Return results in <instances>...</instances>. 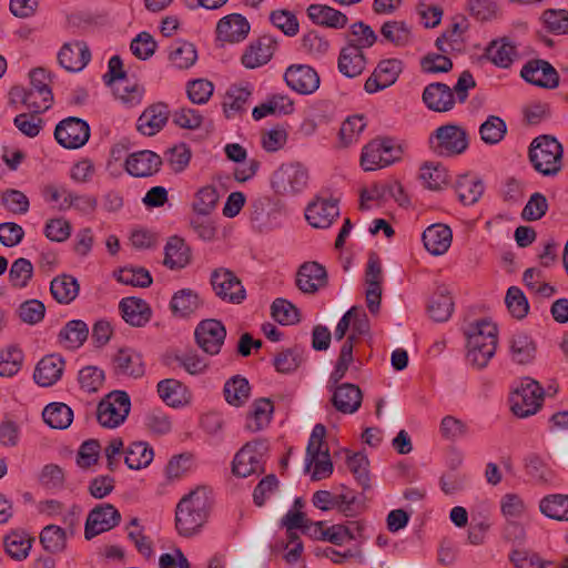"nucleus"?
<instances>
[{
    "instance_id": "obj_32",
    "label": "nucleus",
    "mask_w": 568,
    "mask_h": 568,
    "mask_svg": "<svg viewBox=\"0 0 568 568\" xmlns=\"http://www.w3.org/2000/svg\"><path fill=\"white\" fill-rule=\"evenodd\" d=\"M203 305L199 294L191 288H182L174 293L170 308L174 316L186 318Z\"/></svg>"
},
{
    "instance_id": "obj_37",
    "label": "nucleus",
    "mask_w": 568,
    "mask_h": 568,
    "mask_svg": "<svg viewBox=\"0 0 568 568\" xmlns=\"http://www.w3.org/2000/svg\"><path fill=\"white\" fill-rule=\"evenodd\" d=\"M467 341L476 339L478 344H489L497 348L498 328L495 323L489 320H479L470 323L465 329Z\"/></svg>"
},
{
    "instance_id": "obj_38",
    "label": "nucleus",
    "mask_w": 568,
    "mask_h": 568,
    "mask_svg": "<svg viewBox=\"0 0 568 568\" xmlns=\"http://www.w3.org/2000/svg\"><path fill=\"white\" fill-rule=\"evenodd\" d=\"M274 406L268 398H258L252 404V412L246 420V428L256 433L264 429L272 419Z\"/></svg>"
},
{
    "instance_id": "obj_19",
    "label": "nucleus",
    "mask_w": 568,
    "mask_h": 568,
    "mask_svg": "<svg viewBox=\"0 0 568 568\" xmlns=\"http://www.w3.org/2000/svg\"><path fill=\"white\" fill-rule=\"evenodd\" d=\"M326 268L317 262L303 263L296 274V286L305 294H315L327 285Z\"/></svg>"
},
{
    "instance_id": "obj_36",
    "label": "nucleus",
    "mask_w": 568,
    "mask_h": 568,
    "mask_svg": "<svg viewBox=\"0 0 568 568\" xmlns=\"http://www.w3.org/2000/svg\"><path fill=\"white\" fill-rule=\"evenodd\" d=\"M455 190L463 204L471 205L481 197L485 186L480 179L465 174L456 180Z\"/></svg>"
},
{
    "instance_id": "obj_39",
    "label": "nucleus",
    "mask_w": 568,
    "mask_h": 568,
    "mask_svg": "<svg viewBox=\"0 0 568 568\" xmlns=\"http://www.w3.org/2000/svg\"><path fill=\"white\" fill-rule=\"evenodd\" d=\"M252 92L247 87H232L227 90L224 101L223 111L227 119L241 115L246 111V103Z\"/></svg>"
},
{
    "instance_id": "obj_25",
    "label": "nucleus",
    "mask_w": 568,
    "mask_h": 568,
    "mask_svg": "<svg viewBox=\"0 0 568 568\" xmlns=\"http://www.w3.org/2000/svg\"><path fill=\"white\" fill-rule=\"evenodd\" d=\"M250 32L248 21L240 13L223 17L216 26L217 38L226 42H240Z\"/></svg>"
},
{
    "instance_id": "obj_31",
    "label": "nucleus",
    "mask_w": 568,
    "mask_h": 568,
    "mask_svg": "<svg viewBox=\"0 0 568 568\" xmlns=\"http://www.w3.org/2000/svg\"><path fill=\"white\" fill-rule=\"evenodd\" d=\"M307 16L315 24L333 29H343L348 21L343 12L317 3L311 4L307 8Z\"/></svg>"
},
{
    "instance_id": "obj_45",
    "label": "nucleus",
    "mask_w": 568,
    "mask_h": 568,
    "mask_svg": "<svg viewBox=\"0 0 568 568\" xmlns=\"http://www.w3.org/2000/svg\"><path fill=\"white\" fill-rule=\"evenodd\" d=\"M89 327L81 320H72L60 331V342L68 348H79L88 338Z\"/></svg>"
},
{
    "instance_id": "obj_48",
    "label": "nucleus",
    "mask_w": 568,
    "mask_h": 568,
    "mask_svg": "<svg viewBox=\"0 0 568 568\" xmlns=\"http://www.w3.org/2000/svg\"><path fill=\"white\" fill-rule=\"evenodd\" d=\"M250 390L251 387L246 378L234 376L225 383L223 393L230 405L240 407L248 399Z\"/></svg>"
},
{
    "instance_id": "obj_33",
    "label": "nucleus",
    "mask_w": 568,
    "mask_h": 568,
    "mask_svg": "<svg viewBox=\"0 0 568 568\" xmlns=\"http://www.w3.org/2000/svg\"><path fill=\"white\" fill-rule=\"evenodd\" d=\"M454 311L453 297L447 287L439 286L429 298L427 312L435 322H446Z\"/></svg>"
},
{
    "instance_id": "obj_24",
    "label": "nucleus",
    "mask_w": 568,
    "mask_h": 568,
    "mask_svg": "<svg viewBox=\"0 0 568 568\" xmlns=\"http://www.w3.org/2000/svg\"><path fill=\"white\" fill-rule=\"evenodd\" d=\"M91 53L87 43L82 41L68 42L58 53V60L67 71H81L90 61Z\"/></svg>"
},
{
    "instance_id": "obj_50",
    "label": "nucleus",
    "mask_w": 568,
    "mask_h": 568,
    "mask_svg": "<svg viewBox=\"0 0 568 568\" xmlns=\"http://www.w3.org/2000/svg\"><path fill=\"white\" fill-rule=\"evenodd\" d=\"M466 348L467 362L477 369L486 367L496 353L494 345L478 344L476 339L467 341Z\"/></svg>"
},
{
    "instance_id": "obj_22",
    "label": "nucleus",
    "mask_w": 568,
    "mask_h": 568,
    "mask_svg": "<svg viewBox=\"0 0 568 568\" xmlns=\"http://www.w3.org/2000/svg\"><path fill=\"white\" fill-rule=\"evenodd\" d=\"M277 47L274 37L264 34L245 50L242 55V63L247 69H255L266 64L273 57Z\"/></svg>"
},
{
    "instance_id": "obj_28",
    "label": "nucleus",
    "mask_w": 568,
    "mask_h": 568,
    "mask_svg": "<svg viewBox=\"0 0 568 568\" xmlns=\"http://www.w3.org/2000/svg\"><path fill=\"white\" fill-rule=\"evenodd\" d=\"M63 368L64 361L61 356H44L36 366L33 379L42 387L52 386L61 378Z\"/></svg>"
},
{
    "instance_id": "obj_53",
    "label": "nucleus",
    "mask_w": 568,
    "mask_h": 568,
    "mask_svg": "<svg viewBox=\"0 0 568 568\" xmlns=\"http://www.w3.org/2000/svg\"><path fill=\"white\" fill-rule=\"evenodd\" d=\"M507 132L505 121L496 115H489L487 120L480 125L479 134L486 144L499 143Z\"/></svg>"
},
{
    "instance_id": "obj_52",
    "label": "nucleus",
    "mask_w": 568,
    "mask_h": 568,
    "mask_svg": "<svg viewBox=\"0 0 568 568\" xmlns=\"http://www.w3.org/2000/svg\"><path fill=\"white\" fill-rule=\"evenodd\" d=\"M325 435V426L322 424H316L312 430L306 448V470H310L314 459L323 456L324 452L329 453L327 444L324 442Z\"/></svg>"
},
{
    "instance_id": "obj_9",
    "label": "nucleus",
    "mask_w": 568,
    "mask_h": 568,
    "mask_svg": "<svg viewBox=\"0 0 568 568\" xmlns=\"http://www.w3.org/2000/svg\"><path fill=\"white\" fill-rule=\"evenodd\" d=\"M215 295L223 302L241 304L246 298V291L241 280L229 268H215L210 276Z\"/></svg>"
},
{
    "instance_id": "obj_3",
    "label": "nucleus",
    "mask_w": 568,
    "mask_h": 568,
    "mask_svg": "<svg viewBox=\"0 0 568 568\" xmlns=\"http://www.w3.org/2000/svg\"><path fill=\"white\" fill-rule=\"evenodd\" d=\"M562 153V146L555 138L540 135L530 144L529 160L538 173L555 176L561 171Z\"/></svg>"
},
{
    "instance_id": "obj_27",
    "label": "nucleus",
    "mask_w": 568,
    "mask_h": 568,
    "mask_svg": "<svg viewBox=\"0 0 568 568\" xmlns=\"http://www.w3.org/2000/svg\"><path fill=\"white\" fill-rule=\"evenodd\" d=\"M423 101L433 111L446 112L454 108L455 95L447 84L435 82L424 89Z\"/></svg>"
},
{
    "instance_id": "obj_17",
    "label": "nucleus",
    "mask_w": 568,
    "mask_h": 568,
    "mask_svg": "<svg viewBox=\"0 0 568 568\" xmlns=\"http://www.w3.org/2000/svg\"><path fill=\"white\" fill-rule=\"evenodd\" d=\"M284 79L287 85L301 94H311L320 87V77L310 65L294 64L286 69Z\"/></svg>"
},
{
    "instance_id": "obj_51",
    "label": "nucleus",
    "mask_w": 568,
    "mask_h": 568,
    "mask_svg": "<svg viewBox=\"0 0 568 568\" xmlns=\"http://www.w3.org/2000/svg\"><path fill=\"white\" fill-rule=\"evenodd\" d=\"M23 353L17 346L10 345L0 349V376L12 377L22 366Z\"/></svg>"
},
{
    "instance_id": "obj_41",
    "label": "nucleus",
    "mask_w": 568,
    "mask_h": 568,
    "mask_svg": "<svg viewBox=\"0 0 568 568\" xmlns=\"http://www.w3.org/2000/svg\"><path fill=\"white\" fill-rule=\"evenodd\" d=\"M377 41L375 31L363 21H357L349 27L346 33V44L364 52Z\"/></svg>"
},
{
    "instance_id": "obj_64",
    "label": "nucleus",
    "mask_w": 568,
    "mask_h": 568,
    "mask_svg": "<svg viewBox=\"0 0 568 568\" xmlns=\"http://www.w3.org/2000/svg\"><path fill=\"white\" fill-rule=\"evenodd\" d=\"M17 314L21 322L29 325H36L44 318L45 306L39 300H28L19 305Z\"/></svg>"
},
{
    "instance_id": "obj_20",
    "label": "nucleus",
    "mask_w": 568,
    "mask_h": 568,
    "mask_svg": "<svg viewBox=\"0 0 568 568\" xmlns=\"http://www.w3.org/2000/svg\"><path fill=\"white\" fill-rule=\"evenodd\" d=\"M169 118L170 110L166 103H153L149 105L138 118L136 129L145 136H153L165 126Z\"/></svg>"
},
{
    "instance_id": "obj_1",
    "label": "nucleus",
    "mask_w": 568,
    "mask_h": 568,
    "mask_svg": "<svg viewBox=\"0 0 568 568\" xmlns=\"http://www.w3.org/2000/svg\"><path fill=\"white\" fill-rule=\"evenodd\" d=\"M210 498L204 487L185 495L175 510V526L181 536L191 537L200 531L209 517Z\"/></svg>"
},
{
    "instance_id": "obj_35",
    "label": "nucleus",
    "mask_w": 568,
    "mask_h": 568,
    "mask_svg": "<svg viewBox=\"0 0 568 568\" xmlns=\"http://www.w3.org/2000/svg\"><path fill=\"white\" fill-rule=\"evenodd\" d=\"M80 285L75 277L62 274L54 277L50 284L53 298L60 304H70L79 294Z\"/></svg>"
},
{
    "instance_id": "obj_58",
    "label": "nucleus",
    "mask_w": 568,
    "mask_h": 568,
    "mask_svg": "<svg viewBox=\"0 0 568 568\" xmlns=\"http://www.w3.org/2000/svg\"><path fill=\"white\" fill-rule=\"evenodd\" d=\"M33 275L32 263L24 257L17 258L9 271V282L14 288L26 287Z\"/></svg>"
},
{
    "instance_id": "obj_43",
    "label": "nucleus",
    "mask_w": 568,
    "mask_h": 568,
    "mask_svg": "<svg viewBox=\"0 0 568 568\" xmlns=\"http://www.w3.org/2000/svg\"><path fill=\"white\" fill-rule=\"evenodd\" d=\"M169 59L178 69H189L197 60V51L191 42L178 40L170 47Z\"/></svg>"
},
{
    "instance_id": "obj_5",
    "label": "nucleus",
    "mask_w": 568,
    "mask_h": 568,
    "mask_svg": "<svg viewBox=\"0 0 568 568\" xmlns=\"http://www.w3.org/2000/svg\"><path fill=\"white\" fill-rule=\"evenodd\" d=\"M544 395V388L538 382L529 377L523 378L509 397L513 414L519 418L535 415L541 408Z\"/></svg>"
},
{
    "instance_id": "obj_40",
    "label": "nucleus",
    "mask_w": 568,
    "mask_h": 568,
    "mask_svg": "<svg viewBox=\"0 0 568 568\" xmlns=\"http://www.w3.org/2000/svg\"><path fill=\"white\" fill-rule=\"evenodd\" d=\"M355 343V335L351 334L347 336L345 342L343 343L341 347V352L335 365V368L329 375L328 378V387L333 388L334 386L339 385L338 383L345 377V374L347 369L349 368V365L353 363V348Z\"/></svg>"
},
{
    "instance_id": "obj_21",
    "label": "nucleus",
    "mask_w": 568,
    "mask_h": 568,
    "mask_svg": "<svg viewBox=\"0 0 568 568\" xmlns=\"http://www.w3.org/2000/svg\"><path fill=\"white\" fill-rule=\"evenodd\" d=\"M115 375L139 378L144 375L145 367L142 355L133 348H120L112 357Z\"/></svg>"
},
{
    "instance_id": "obj_4",
    "label": "nucleus",
    "mask_w": 568,
    "mask_h": 568,
    "mask_svg": "<svg viewBox=\"0 0 568 568\" xmlns=\"http://www.w3.org/2000/svg\"><path fill=\"white\" fill-rule=\"evenodd\" d=\"M310 180L308 169L301 162H288L280 165L271 178L273 191L283 196L302 193Z\"/></svg>"
},
{
    "instance_id": "obj_29",
    "label": "nucleus",
    "mask_w": 568,
    "mask_h": 568,
    "mask_svg": "<svg viewBox=\"0 0 568 568\" xmlns=\"http://www.w3.org/2000/svg\"><path fill=\"white\" fill-rule=\"evenodd\" d=\"M423 243L425 248L433 255H442L450 247L453 232L445 224H433L423 233Z\"/></svg>"
},
{
    "instance_id": "obj_62",
    "label": "nucleus",
    "mask_w": 568,
    "mask_h": 568,
    "mask_svg": "<svg viewBox=\"0 0 568 568\" xmlns=\"http://www.w3.org/2000/svg\"><path fill=\"white\" fill-rule=\"evenodd\" d=\"M382 36L388 42L403 47L408 43L410 39V30L403 21H387L382 26Z\"/></svg>"
},
{
    "instance_id": "obj_60",
    "label": "nucleus",
    "mask_w": 568,
    "mask_h": 568,
    "mask_svg": "<svg viewBox=\"0 0 568 568\" xmlns=\"http://www.w3.org/2000/svg\"><path fill=\"white\" fill-rule=\"evenodd\" d=\"M301 48L303 52L312 58H322L329 49L328 40L315 30H311L303 34L301 39Z\"/></svg>"
},
{
    "instance_id": "obj_11",
    "label": "nucleus",
    "mask_w": 568,
    "mask_h": 568,
    "mask_svg": "<svg viewBox=\"0 0 568 568\" xmlns=\"http://www.w3.org/2000/svg\"><path fill=\"white\" fill-rule=\"evenodd\" d=\"M54 138L65 149H79L88 142L90 126L84 120L70 116L58 123Z\"/></svg>"
},
{
    "instance_id": "obj_23",
    "label": "nucleus",
    "mask_w": 568,
    "mask_h": 568,
    "mask_svg": "<svg viewBox=\"0 0 568 568\" xmlns=\"http://www.w3.org/2000/svg\"><path fill=\"white\" fill-rule=\"evenodd\" d=\"M333 395L331 402L336 410L342 414H354L358 410L363 400L361 388L352 383H342L331 388Z\"/></svg>"
},
{
    "instance_id": "obj_6",
    "label": "nucleus",
    "mask_w": 568,
    "mask_h": 568,
    "mask_svg": "<svg viewBox=\"0 0 568 568\" xmlns=\"http://www.w3.org/2000/svg\"><path fill=\"white\" fill-rule=\"evenodd\" d=\"M430 150L443 158L459 155L468 148L466 131L456 124H445L437 128L428 140Z\"/></svg>"
},
{
    "instance_id": "obj_7",
    "label": "nucleus",
    "mask_w": 568,
    "mask_h": 568,
    "mask_svg": "<svg viewBox=\"0 0 568 568\" xmlns=\"http://www.w3.org/2000/svg\"><path fill=\"white\" fill-rule=\"evenodd\" d=\"M131 408L130 396L124 390L109 393L98 405L97 419L102 427L115 428L124 423Z\"/></svg>"
},
{
    "instance_id": "obj_34",
    "label": "nucleus",
    "mask_w": 568,
    "mask_h": 568,
    "mask_svg": "<svg viewBox=\"0 0 568 568\" xmlns=\"http://www.w3.org/2000/svg\"><path fill=\"white\" fill-rule=\"evenodd\" d=\"M164 265L171 270L183 268L191 261L190 247L185 244L184 240L179 236L169 239L164 247Z\"/></svg>"
},
{
    "instance_id": "obj_61",
    "label": "nucleus",
    "mask_w": 568,
    "mask_h": 568,
    "mask_svg": "<svg viewBox=\"0 0 568 568\" xmlns=\"http://www.w3.org/2000/svg\"><path fill=\"white\" fill-rule=\"evenodd\" d=\"M273 318L282 325L300 322L298 308L285 298H276L271 306Z\"/></svg>"
},
{
    "instance_id": "obj_13",
    "label": "nucleus",
    "mask_w": 568,
    "mask_h": 568,
    "mask_svg": "<svg viewBox=\"0 0 568 568\" xmlns=\"http://www.w3.org/2000/svg\"><path fill=\"white\" fill-rule=\"evenodd\" d=\"M121 515L119 510L111 504H101L95 506L88 515L84 528V537L90 540L109 531L119 525Z\"/></svg>"
},
{
    "instance_id": "obj_49",
    "label": "nucleus",
    "mask_w": 568,
    "mask_h": 568,
    "mask_svg": "<svg viewBox=\"0 0 568 568\" xmlns=\"http://www.w3.org/2000/svg\"><path fill=\"white\" fill-rule=\"evenodd\" d=\"M31 544L32 539L23 531H12L4 538L6 552L18 561L28 557Z\"/></svg>"
},
{
    "instance_id": "obj_18",
    "label": "nucleus",
    "mask_w": 568,
    "mask_h": 568,
    "mask_svg": "<svg viewBox=\"0 0 568 568\" xmlns=\"http://www.w3.org/2000/svg\"><path fill=\"white\" fill-rule=\"evenodd\" d=\"M161 156L150 150L133 152L125 160V170L134 178L152 176L161 170Z\"/></svg>"
},
{
    "instance_id": "obj_56",
    "label": "nucleus",
    "mask_w": 568,
    "mask_h": 568,
    "mask_svg": "<svg viewBox=\"0 0 568 568\" xmlns=\"http://www.w3.org/2000/svg\"><path fill=\"white\" fill-rule=\"evenodd\" d=\"M40 542L51 554L61 552L67 546L65 531L55 525L45 526L40 534Z\"/></svg>"
},
{
    "instance_id": "obj_63",
    "label": "nucleus",
    "mask_w": 568,
    "mask_h": 568,
    "mask_svg": "<svg viewBox=\"0 0 568 568\" xmlns=\"http://www.w3.org/2000/svg\"><path fill=\"white\" fill-rule=\"evenodd\" d=\"M41 113H34L30 111V113H20L14 120V126L26 136L36 138L41 132L44 121L40 116Z\"/></svg>"
},
{
    "instance_id": "obj_46",
    "label": "nucleus",
    "mask_w": 568,
    "mask_h": 568,
    "mask_svg": "<svg viewBox=\"0 0 568 568\" xmlns=\"http://www.w3.org/2000/svg\"><path fill=\"white\" fill-rule=\"evenodd\" d=\"M153 449L144 442L132 443L125 450L124 463L130 469H141L153 460Z\"/></svg>"
},
{
    "instance_id": "obj_59",
    "label": "nucleus",
    "mask_w": 568,
    "mask_h": 568,
    "mask_svg": "<svg viewBox=\"0 0 568 568\" xmlns=\"http://www.w3.org/2000/svg\"><path fill=\"white\" fill-rule=\"evenodd\" d=\"M219 201V193L212 185L201 187L192 204L193 211L203 216H207L216 207Z\"/></svg>"
},
{
    "instance_id": "obj_54",
    "label": "nucleus",
    "mask_w": 568,
    "mask_h": 568,
    "mask_svg": "<svg viewBox=\"0 0 568 568\" xmlns=\"http://www.w3.org/2000/svg\"><path fill=\"white\" fill-rule=\"evenodd\" d=\"M183 390L182 383L173 378H166L158 383L159 396L172 407H180L184 404Z\"/></svg>"
},
{
    "instance_id": "obj_16",
    "label": "nucleus",
    "mask_w": 568,
    "mask_h": 568,
    "mask_svg": "<svg viewBox=\"0 0 568 568\" xmlns=\"http://www.w3.org/2000/svg\"><path fill=\"white\" fill-rule=\"evenodd\" d=\"M520 75L529 83L547 89L558 87L559 77L556 69L545 60L528 61L521 69Z\"/></svg>"
},
{
    "instance_id": "obj_47",
    "label": "nucleus",
    "mask_w": 568,
    "mask_h": 568,
    "mask_svg": "<svg viewBox=\"0 0 568 568\" xmlns=\"http://www.w3.org/2000/svg\"><path fill=\"white\" fill-rule=\"evenodd\" d=\"M539 509L551 519L568 521V495L546 496L540 500Z\"/></svg>"
},
{
    "instance_id": "obj_42",
    "label": "nucleus",
    "mask_w": 568,
    "mask_h": 568,
    "mask_svg": "<svg viewBox=\"0 0 568 568\" xmlns=\"http://www.w3.org/2000/svg\"><path fill=\"white\" fill-rule=\"evenodd\" d=\"M42 417L51 428L65 429L73 420V412L64 403H51L44 407Z\"/></svg>"
},
{
    "instance_id": "obj_14",
    "label": "nucleus",
    "mask_w": 568,
    "mask_h": 568,
    "mask_svg": "<svg viewBox=\"0 0 568 568\" xmlns=\"http://www.w3.org/2000/svg\"><path fill=\"white\" fill-rule=\"evenodd\" d=\"M403 70V63L398 59L382 60L374 72L365 81L364 89L373 94L393 85Z\"/></svg>"
},
{
    "instance_id": "obj_10",
    "label": "nucleus",
    "mask_w": 568,
    "mask_h": 568,
    "mask_svg": "<svg viewBox=\"0 0 568 568\" xmlns=\"http://www.w3.org/2000/svg\"><path fill=\"white\" fill-rule=\"evenodd\" d=\"M266 448V443L262 439L245 444L234 457L233 474L244 478L263 471V454Z\"/></svg>"
},
{
    "instance_id": "obj_30",
    "label": "nucleus",
    "mask_w": 568,
    "mask_h": 568,
    "mask_svg": "<svg viewBox=\"0 0 568 568\" xmlns=\"http://www.w3.org/2000/svg\"><path fill=\"white\" fill-rule=\"evenodd\" d=\"M366 63V57L363 51L347 44L341 49L337 68L345 77H358L365 70Z\"/></svg>"
},
{
    "instance_id": "obj_15",
    "label": "nucleus",
    "mask_w": 568,
    "mask_h": 568,
    "mask_svg": "<svg viewBox=\"0 0 568 568\" xmlns=\"http://www.w3.org/2000/svg\"><path fill=\"white\" fill-rule=\"evenodd\" d=\"M339 215L337 200L317 196L305 210V217L313 227L326 229Z\"/></svg>"
},
{
    "instance_id": "obj_12",
    "label": "nucleus",
    "mask_w": 568,
    "mask_h": 568,
    "mask_svg": "<svg viewBox=\"0 0 568 568\" xmlns=\"http://www.w3.org/2000/svg\"><path fill=\"white\" fill-rule=\"evenodd\" d=\"M197 346L209 355H217L226 337V328L219 320L201 321L194 331Z\"/></svg>"
},
{
    "instance_id": "obj_2",
    "label": "nucleus",
    "mask_w": 568,
    "mask_h": 568,
    "mask_svg": "<svg viewBox=\"0 0 568 568\" xmlns=\"http://www.w3.org/2000/svg\"><path fill=\"white\" fill-rule=\"evenodd\" d=\"M30 88H12L10 94L19 98L20 101L34 113H43L51 108L53 94L50 88V73L43 68L33 69L30 74Z\"/></svg>"
},
{
    "instance_id": "obj_57",
    "label": "nucleus",
    "mask_w": 568,
    "mask_h": 568,
    "mask_svg": "<svg viewBox=\"0 0 568 568\" xmlns=\"http://www.w3.org/2000/svg\"><path fill=\"white\" fill-rule=\"evenodd\" d=\"M145 90L143 85L131 83L126 78L116 82L114 94L122 103L134 106L141 103Z\"/></svg>"
},
{
    "instance_id": "obj_26",
    "label": "nucleus",
    "mask_w": 568,
    "mask_h": 568,
    "mask_svg": "<svg viewBox=\"0 0 568 568\" xmlns=\"http://www.w3.org/2000/svg\"><path fill=\"white\" fill-rule=\"evenodd\" d=\"M119 310L125 323L134 327L146 325L152 317L150 305L144 300L138 297L122 298Z\"/></svg>"
},
{
    "instance_id": "obj_8",
    "label": "nucleus",
    "mask_w": 568,
    "mask_h": 568,
    "mask_svg": "<svg viewBox=\"0 0 568 568\" xmlns=\"http://www.w3.org/2000/svg\"><path fill=\"white\" fill-rule=\"evenodd\" d=\"M402 149L390 139H375L364 146L361 165L365 171L388 166L402 156Z\"/></svg>"
},
{
    "instance_id": "obj_44",
    "label": "nucleus",
    "mask_w": 568,
    "mask_h": 568,
    "mask_svg": "<svg viewBox=\"0 0 568 568\" xmlns=\"http://www.w3.org/2000/svg\"><path fill=\"white\" fill-rule=\"evenodd\" d=\"M510 353L514 362L527 364L535 357L536 345L527 334L518 332L511 336Z\"/></svg>"
},
{
    "instance_id": "obj_55",
    "label": "nucleus",
    "mask_w": 568,
    "mask_h": 568,
    "mask_svg": "<svg viewBox=\"0 0 568 568\" xmlns=\"http://www.w3.org/2000/svg\"><path fill=\"white\" fill-rule=\"evenodd\" d=\"M419 178L427 189L437 191L447 184L448 174L440 164L425 163L420 168Z\"/></svg>"
}]
</instances>
